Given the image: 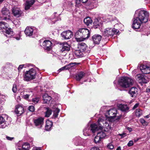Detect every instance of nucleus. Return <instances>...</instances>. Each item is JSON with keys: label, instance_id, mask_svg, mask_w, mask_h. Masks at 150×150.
<instances>
[{"label": "nucleus", "instance_id": "1", "mask_svg": "<svg viewBox=\"0 0 150 150\" xmlns=\"http://www.w3.org/2000/svg\"><path fill=\"white\" fill-rule=\"evenodd\" d=\"M90 35V32L87 28L79 29L75 34L76 39L77 41H81L88 39Z\"/></svg>", "mask_w": 150, "mask_h": 150}, {"label": "nucleus", "instance_id": "2", "mask_svg": "<svg viewBox=\"0 0 150 150\" xmlns=\"http://www.w3.org/2000/svg\"><path fill=\"white\" fill-rule=\"evenodd\" d=\"M77 49V50H75L74 53L75 56L77 57H82L84 56L83 53H88L90 52L87 45L84 42L79 44Z\"/></svg>", "mask_w": 150, "mask_h": 150}, {"label": "nucleus", "instance_id": "3", "mask_svg": "<svg viewBox=\"0 0 150 150\" xmlns=\"http://www.w3.org/2000/svg\"><path fill=\"white\" fill-rule=\"evenodd\" d=\"M118 81L120 86L124 88H126L132 86L134 83L132 79L126 76L121 77L119 79Z\"/></svg>", "mask_w": 150, "mask_h": 150}, {"label": "nucleus", "instance_id": "4", "mask_svg": "<svg viewBox=\"0 0 150 150\" xmlns=\"http://www.w3.org/2000/svg\"><path fill=\"white\" fill-rule=\"evenodd\" d=\"M36 71L35 69L32 68L28 71H26L23 77L24 80L28 81L35 79L36 78Z\"/></svg>", "mask_w": 150, "mask_h": 150}, {"label": "nucleus", "instance_id": "5", "mask_svg": "<svg viewBox=\"0 0 150 150\" xmlns=\"http://www.w3.org/2000/svg\"><path fill=\"white\" fill-rule=\"evenodd\" d=\"M103 121L102 119L99 118L98 119L97 123L91 125V130L93 133H94L99 129L102 130L103 129Z\"/></svg>", "mask_w": 150, "mask_h": 150}, {"label": "nucleus", "instance_id": "6", "mask_svg": "<svg viewBox=\"0 0 150 150\" xmlns=\"http://www.w3.org/2000/svg\"><path fill=\"white\" fill-rule=\"evenodd\" d=\"M136 18L142 23H145L148 19L149 13L146 11L141 10L139 11L138 16Z\"/></svg>", "mask_w": 150, "mask_h": 150}, {"label": "nucleus", "instance_id": "7", "mask_svg": "<svg viewBox=\"0 0 150 150\" xmlns=\"http://www.w3.org/2000/svg\"><path fill=\"white\" fill-rule=\"evenodd\" d=\"M119 32L118 30L115 28H106L103 34L104 36L109 37L110 36H113L114 35H117Z\"/></svg>", "mask_w": 150, "mask_h": 150}, {"label": "nucleus", "instance_id": "8", "mask_svg": "<svg viewBox=\"0 0 150 150\" xmlns=\"http://www.w3.org/2000/svg\"><path fill=\"white\" fill-rule=\"evenodd\" d=\"M61 35L63 39H69L73 36V33L70 30L64 31L61 33Z\"/></svg>", "mask_w": 150, "mask_h": 150}, {"label": "nucleus", "instance_id": "9", "mask_svg": "<svg viewBox=\"0 0 150 150\" xmlns=\"http://www.w3.org/2000/svg\"><path fill=\"white\" fill-rule=\"evenodd\" d=\"M106 114L108 115V117L110 119H114L116 117L117 114V110L116 108H114L109 110Z\"/></svg>", "mask_w": 150, "mask_h": 150}, {"label": "nucleus", "instance_id": "10", "mask_svg": "<svg viewBox=\"0 0 150 150\" xmlns=\"http://www.w3.org/2000/svg\"><path fill=\"white\" fill-rule=\"evenodd\" d=\"M12 13L13 15L17 17L18 18L22 16L23 14V12L19 8L14 7L12 9Z\"/></svg>", "mask_w": 150, "mask_h": 150}, {"label": "nucleus", "instance_id": "11", "mask_svg": "<svg viewBox=\"0 0 150 150\" xmlns=\"http://www.w3.org/2000/svg\"><path fill=\"white\" fill-rule=\"evenodd\" d=\"M103 23L99 18H96L93 23L92 28L95 29H100L102 26Z\"/></svg>", "mask_w": 150, "mask_h": 150}, {"label": "nucleus", "instance_id": "12", "mask_svg": "<svg viewBox=\"0 0 150 150\" xmlns=\"http://www.w3.org/2000/svg\"><path fill=\"white\" fill-rule=\"evenodd\" d=\"M52 42L49 40H45L43 42V47L46 50L49 51L52 49Z\"/></svg>", "mask_w": 150, "mask_h": 150}, {"label": "nucleus", "instance_id": "13", "mask_svg": "<svg viewBox=\"0 0 150 150\" xmlns=\"http://www.w3.org/2000/svg\"><path fill=\"white\" fill-rule=\"evenodd\" d=\"M44 118L42 117H40L34 120V123L36 127L40 126L41 127L44 123Z\"/></svg>", "mask_w": 150, "mask_h": 150}, {"label": "nucleus", "instance_id": "14", "mask_svg": "<svg viewBox=\"0 0 150 150\" xmlns=\"http://www.w3.org/2000/svg\"><path fill=\"white\" fill-rule=\"evenodd\" d=\"M101 39V36L98 34H95L92 37V40L93 42L96 44H99Z\"/></svg>", "mask_w": 150, "mask_h": 150}, {"label": "nucleus", "instance_id": "15", "mask_svg": "<svg viewBox=\"0 0 150 150\" xmlns=\"http://www.w3.org/2000/svg\"><path fill=\"white\" fill-rule=\"evenodd\" d=\"M133 23L132 24V28L134 29H138L140 28L141 24L142 23L138 20L136 18H134Z\"/></svg>", "mask_w": 150, "mask_h": 150}, {"label": "nucleus", "instance_id": "16", "mask_svg": "<svg viewBox=\"0 0 150 150\" xmlns=\"http://www.w3.org/2000/svg\"><path fill=\"white\" fill-rule=\"evenodd\" d=\"M140 69L143 74H147L150 73V67L146 65H141Z\"/></svg>", "mask_w": 150, "mask_h": 150}, {"label": "nucleus", "instance_id": "17", "mask_svg": "<svg viewBox=\"0 0 150 150\" xmlns=\"http://www.w3.org/2000/svg\"><path fill=\"white\" fill-rule=\"evenodd\" d=\"M15 112L18 116L21 115L24 113V110L23 108L19 105H17L16 106Z\"/></svg>", "mask_w": 150, "mask_h": 150}, {"label": "nucleus", "instance_id": "18", "mask_svg": "<svg viewBox=\"0 0 150 150\" xmlns=\"http://www.w3.org/2000/svg\"><path fill=\"white\" fill-rule=\"evenodd\" d=\"M137 88L136 87H132L129 91V93L132 97L135 98L137 96Z\"/></svg>", "mask_w": 150, "mask_h": 150}, {"label": "nucleus", "instance_id": "19", "mask_svg": "<svg viewBox=\"0 0 150 150\" xmlns=\"http://www.w3.org/2000/svg\"><path fill=\"white\" fill-rule=\"evenodd\" d=\"M35 0H31L27 1H26L25 4V9L26 10L29 9L30 7L34 3Z\"/></svg>", "mask_w": 150, "mask_h": 150}, {"label": "nucleus", "instance_id": "20", "mask_svg": "<svg viewBox=\"0 0 150 150\" xmlns=\"http://www.w3.org/2000/svg\"><path fill=\"white\" fill-rule=\"evenodd\" d=\"M43 102L44 103L49 104L52 99L51 97L47 93L45 94L42 96Z\"/></svg>", "mask_w": 150, "mask_h": 150}, {"label": "nucleus", "instance_id": "21", "mask_svg": "<svg viewBox=\"0 0 150 150\" xmlns=\"http://www.w3.org/2000/svg\"><path fill=\"white\" fill-rule=\"evenodd\" d=\"M86 73L83 71H80L76 75L75 78L77 81H80L86 75Z\"/></svg>", "mask_w": 150, "mask_h": 150}, {"label": "nucleus", "instance_id": "22", "mask_svg": "<svg viewBox=\"0 0 150 150\" xmlns=\"http://www.w3.org/2000/svg\"><path fill=\"white\" fill-rule=\"evenodd\" d=\"M33 32V29L30 27H27L25 30V35L28 36L32 35Z\"/></svg>", "mask_w": 150, "mask_h": 150}, {"label": "nucleus", "instance_id": "23", "mask_svg": "<svg viewBox=\"0 0 150 150\" xmlns=\"http://www.w3.org/2000/svg\"><path fill=\"white\" fill-rule=\"evenodd\" d=\"M118 107L121 111L125 112H127L129 111V107L127 105L122 104H121L119 105Z\"/></svg>", "mask_w": 150, "mask_h": 150}, {"label": "nucleus", "instance_id": "24", "mask_svg": "<svg viewBox=\"0 0 150 150\" xmlns=\"http://www.w3.org/2000/svg\"><path fill=\"white\" fill-rule=\"evenodd\" d=\"M70 50V46L68 45L67 43H64V44L62 46V48L61 49V51L62 52L65 51H69Z\"/></svg>", "mask_w": 150, "mask_h": 150}, {"label": "nucleus", "instance_id": "25", "mask_svg": "<svg viewBox=\"0 0 150 150\" xmlns=\"http://www.w3.org/2000/svg\"><path fill=\"white\" fill-rule=\"evenodd\" d=\"M53 125V122L47 120L46 121V125L45 127V130L46 131L49 130Z\"/></svg>", "mask_w": 150, "mask_h": 150}, {"label": "nucleus", "instance_id": "26", "mask_svg": "<svg viewBox=\"0 0 150 150\" xmlns=\"http://www.w3.org/2000/svg\"><path fill=\"white\" fill-rule=\"evenodd\" d=\"M83 22L86 25L88 26L92 24L93 21L90 17H87L84 19Z\"/></svg>", "mask_w": 150, "mask_h": 150}, {"label": "nucleus", "instance_id": "27", "mask_svg": "<svg viewBox=\"0 0 150 150\" xmlns=\"http://www.w3.org/2000/svg\"><path fill=\"white\" fill-rule=\"evenodd\" d=\"M45 108L46 111L45 112V117H49L51 115L52 111L49 107H46Z\"/></svg>", "mask_w": 150, "mask_h": 150}, {"label": "nucleus", "instance_id": "28", "mask_svg": "<svg viewBox=\"0 0 150 150\" xmlns=\"http://www.w3.org/2000/svg\"><path fill=\"white\" fill-rule=\"evenodd\" d=\"M2 32H4L5 33L8 35H12L13 34V31L11 28H6L3 31H2Z\"/></svg>", "mask_w": 150, "mask_h": 150}, {"label": "nucleus", "instance_id": "29", "mask_svg": "<svg viewBox=\"0 0 150 150\" xmlns=\"http://www.w3.org/2000/svg\"><path fill=\"white\" fill-rule=\"evenodd\" d=\"M1 12L2 14L4 15L9 16L10 15L9 10L6 8H3L2 9Z\"/></svg>", "mask_w": 150, "mask_h": 150}, {"label": "nucleus", "instance_id": "30", "mask_svg": "<svg viewBox=\"0 0 150 150\" xmlns=\"http://www.w3.org/2000/svg\"><path fill=\"white\" fill-rule=\"evenodd\" d=\"M30 144L29 143H25L22 146V149L24 150H29L30 148Z\"/></svg>", "mask_w": 150, "mask_h": 150}, {"label": "nucleus", "instance_id": "31", "mask_svg": "<svg viewBox=\"0 0 150 150\" xmlns=\"http://www.w3.org/2000/svg\"><path fill=\"white\" fill-rule=\"evenodd\" d=\"M59 111V109L58 108H55L54 109V110L53 111L54 113L53 116L54 118H55L57 117Z\"/></svg>", "mask_w": 150, "mask_h": 150}, {"label": "nucleus", "instance_id": "32", "mask_svg": "<svg viewBox=\"0 0 150 150\" xmlns=\"http://www.w3.org/2000/svg\"><path fill=\"white\" fill-rule=\"evenodd\" d=\"M101 139L97 135L94 138V142L96 144H98L100 143Z\"/></svg>", "mask_w": 150, "mask_h": 150}, {"label": "nucleus", "instance_id": "33", "mask_svg": "<svg viewBox=\"0 0 150 150\" xmlns=\"http://www.w3.org/2000/svg\"><path fill=\"white\" fill-rule=\"evenodd\" d=\"M101 139L104 138L106 136L105 133L103 131H100L97 133V135Z\"/></svg>", "mask_w": 150, "mask_h": 150}, {"label": "nucleus", "instance_id": "34", "mask_svg": "<svg viewBox=\"0 0 150 150\" xmlns=\"http://www.w3.org/2000/svg\"><path fill=\"white\" fill-rule=\"evenodd\" d=\"M142 114V110L140 109H137L136 110V115L137 117H139Z\"/></svg>", "mask_w": 150, "mask_h": 150}, {"label": "nucleus", "instance_id": "35", "mask_svg": "<svg viewBox=\"0 0 150 150\" xmlns=\"http://www.w3.org/2000/svg\"><path fill=\"white\" fill-rule=\"evenodd\" d=\"M139 121L143 126H147L148 124V122L143 118L140 119Z\"/></svg>", "mask_w": 150, "mask_h": 150}, {"label": "nucleus", "instance_id": "36", "mask_svg": "<svg viewBox=\"0 0 150 150\" xmlns=\"http://www.w3.org/2000/svg\"><path fill=\"white\" fill-rule=\"evenodd\" d=\"M8 24L6 22L4 21H1L0 22V28L1 29H2V28H4V26H5V27L7 28L6 26Z\"/></svg>", "mask_w": 150, "mask_h": 150}, {"label": "nucleus", "instance_id": "37", "mask_svg": "<svg viewBox=\"0 0 150 150\" xmlns=\"http://www.w3.org/2000/svg\"><path fill=\"white\" fill-rule=\"evenodd\" d=\"M119 3V1L118 0H113L111 3L112 5H113L114 6H118Z\"/></svg>", "mask_w": 150, "mask_h": 150}, {"label": "nucleus", "instance_id": "38", "mask_svg": "<svg viewBox=\"0 0 150 150\" xmlns=\"http://www.w3.org/2000/svg\"><path fill=\"white\" fill-rule=\"evenodd\" d=\"M114 147V146L111 142L108 143L107 145V148L110 150L112 149Z\"/></svg>", "mask_w": 150, "mask_h": 150}, {"label": "nucleus", "instance_id": "39", "mask_svg": "<svg viewBox=\"0 0 150 150\" xmlns=\"http://www.w3.org/2000/svg\"><path fill=\"white\" fill-rule=\"evenodd\" d=\"M88 0H75L76 3L77 4H80L81 1H82L83 3H86Z\"/></svg>", "mask_w": 150, "mask_h": 150}, {"label": "nucleus", "instance_id": "40", "mask_svg": "<svg viewBox=\"0 0 150 150\" xmlns=\"http://www.w3.org/2000/svg\"><path fill=\"white\" fill-rule=\"evenodd\" d=\"M6 122L5 119L3 117L0 116V125L3 124H5Z\"/></svg>", "mask_w": 150, "mask_h": 150}, {"label": "nucleus", "instance_id": "41", "mask_svg": "<svg viewBox=\"0 0 150 150\" xmlns=\"http://www.w3.org/2000/svg\"><path fill=\"white\" fill-rule=\"evenodd\" d=\"M14 93H16L17 91V86L16 84H14L12 89Z\"/></svg>", "mask_w": 150, "mask_h": 150}, {"label": "nucleus", "instance_id": "42", "mask_svg": "<svg viewBox=\"0 0 150 150\" xmlns=\"http://www.w3.org/2000/svg\"><path fill=\"white\" fill-rule=\"evenodd\" d=\"M39 100V98L38 97L33 98L32 99V102L35 104L38 103Z\"/></svg>", "mask_w": 150, "mask_h": 150}, {"label": "nucleus", "instance_id": "43", "mask_svg": "<svg viewBox=\"0 0 150 150\" xmlns=\"http://www.w3.org/2000/svg\"><path fill=\"white\" fill-rule=\"evenodd\" d=\"M28 110L30 111L31 112H33L35 111V107L33 106H30L28 108Z\"/></svg>", "mask_w": 150, "mask_h": 150}, {"label": "nucleus", "instance_id": "44", "mask_svg": "<svg viewBox=\"0 0 150 150\" xmlns=\"http://www.w3.org/2000/svg\"><path fill=\"white\" fill-rule=\"evenodd\" d=\"M141 81H142L143 83H147V80L146 79V77L144 75V76Z\"/></svg>", "mask_w": 150, "mask_h": 150}, {"label": "nucleus", "instance_id": "45", "mask_svg": "<svg viewBox=\"0 0 150 150\" xmlns=\"http://www.w3.org/2000/svg\"><path fill=\"white\" fill-rule=\"evenodd\" d=\"M144 75L141 74H138L137 75V76L139 80H140L142 79V78L144 76Z\"/></svg>", "mask_w": 150, "mask_h": 150}, {"label": "nucleus", "instance_id": "46", "mask_svg": "<svg viewBox=\"0 0 150 150\" xmlns=\"http://www.w3.org/2000/svg\"><path fill=\"white\" fill-rule=\"evenodd\" d=\"M133 145V143L132 141L131 140L129 141V142L127 144L128 146L130 147L132 146Z\"/></svg>", "mask_w": 150, "mask_h": 150}, {"label": "nucleus", "instance_id": "47", "mask_svg": "<svg viewBox=\"0 0 150 150\" xmlns=\"http://www.w3.org/2000/svg\"><path fill=\"white\" fill-rule=\"evenodd\" d=\"M30 95V94H26L23 96V98L25 99H27L29 98V96Z\"/></svg>", "mask_w": 150, "mask_h": 150}, {"label": "nucleus", "instance_id": "48", "mask_svg": "<svg viewBox=\"0 0 150 150\" xmlns=\"http://www.w3.org/2000/svg\"><path fill=\"white\" fill-rule=\"evenodd\" d=\"M67 69H68V67H67V66H65L61 68L60 69H59V70H60V71H62L64 70Z\"/></svg>", "mask_w": 150, "mask_h": 150}, {"label": "nucleus", "instance_id": "49", "mask_svg": "<svg viewBox=\"0 0 150 150\" xmlns=\"http://www.w3.org/2000/svg\"><path fill=\"white\" fill-rule=\"evenodd\" d=\"M24 65H20L19 66L18 69V71H19L21 70V69L23 68V67Z\"/></svg>", "mask_w": 150, "mask_h": 150}, {"label": "nucleus", "instance_id": "50", "mask_svg": "<svg viewBox=\"0 0 150 150\" xmlns=\"http://www.w3.org/2000/svg\"><path fill=\"white\" fill-rule=\"evenodd\" d=\"M139 103H136L133 106V107L132 108L133 110H134L136 108H137L139 106Z\"/></svg>", "mask_w": 150, "mask_h": 150}, {"label": "nucleus", "instance_id": "51", "mask_svg": "<svg viewBox=\"0 0 150 150\" xmlns=\"http://www.w3.org/2000/svg\"><path fill=\"white\" fill-rule=\"evenodd\" d=\"M126 133H123L122 134H118V135L121 136V138H124L126 135Z\"/></svg>", "mask_w": 150, "mask_h": 150}, {"label": "nucleus", "instance_id": "52", "mask_svg": "<svg viewBox=\"0 0 150 150\" xmlns=\"http://www.w3.org/2000/svg\"><path fill=\"white\" fill-rule=\"evenodd\" d=\"M71 64H69L66 65L67 67H68V69H69L71 67H72V66L71 65Z\"/></svg>", "mask_w": 150, "mask_h": 150}, {"label": "nucleus", "instance_id": "53", "mask_svg": "<svg viewBox=\"0 0 150 150\" xmlns=\"http://www.w3.org/2000/svg\"><path fill=\"white\" fill-rule=\"evenodd\" d=\"M6 138L8 140L11 141L14 139V138L8 136H6Z\"/></svg>", "mask_w": 150, "mask_h": 150}, {"label": "nucleus", "instance_id": "54", "mask_svg": "<svg viewBox=\"0 0 150 150\" xmlns=\"http://www.w3.org/2000/svg\"><path fill=\"white\" fill-rule=\"evenodd\" d=\"M91 150H100L99 148L96 147H93L91 148Z\"/></svg>", "mask_w": 150, "mask_h": 150}, {"label": "nucleus", "instance_id": "55", "mask_svg": "<svg viewBox=\"0 0 150 150\" xmlns=\"http://www.w3.org/2000/svg\"><path fill=\"white\" fill-rule=\"evenodd\" d=\"M121 117H122V115H119V116H117V118L116 119V120H119L121 118Z\"/></svg>", "mask_w": 150, "mask_h": 150}, {"label": "nucleus", "instance_id": "56", "mask_svg": "<svg viewBox=\"0 0 150 150\" xmlns=\"http://www.w3.org/2000/svg\"><path fill=\"white\" fill-rule=\"evenodd\" d=\"M127 129L128 130L129 132H131L132 130V128L131 127H128L127 128Z\"/></svg>", "mask_w": 150, "mask_h": 150}, {"label": "nucleus", "instance_id": "57", "mask_svg": "<svg viewBox=\"0 0 150 150\" xmlns=\"http://www.w3.org/2000/svg\"><path fill=\"white\" fill-rule=\"evenodd\" d=\"M116 150H121V147L120 146L118 147L117 149Z\"/></svg>", "mask_w": 150, "mask_h": 150}, {"label": "nucleus", "instance_id": "58", "mask_svg": "<svg viewBox=\"0 0 150 150\" xmlns=\"http://www.w3.org/2000/svg\"><path fill=\"white\" fill-rule=\"evenodd\" d=\"M147 92H150V88H147L146 90Z\"/></svg>", "mask_w": 150, "mask_h": 150}, {"label": "nucleus", "instance_id": "59", "mask_svg": "<svg viewBox=\"0 0 150 150\" xmlns=\"http://www.w3.org/2000/svg\"><path fill=\"white\" fill-rule=\"evenodd\" d=\"M149 117H150L149 115H147L145 116L144 117L147 118H149Z\"/></svg>", "mask_w": 150, "mask_h": 150}, {"label": "nucleus", "instance_id": "60", "mask_svg": "<svg viewBox=\"0 0 150 150\" xmlns=\"http://www.w3.org/2000/svg\"><path fill=\"white\" fill-rule=\"evenodd\" d=\"M75 63H69V64H71V65H72V67L73 66H74V64H75Z\"/></svg>", "mask_w": 150, "mask_h": 150}, {"label": "nucleus", "instance_id": "61", "mask_svg": "<svg viewBox=\"0 0 150 150\" xmlns=\"http://www.w3.org/2000/svg\"><path fill=\"white\" fill-rule=\"evenodd\" d=\"M15 38H16V40H20V38H19V37H16Z\"/></svg>", "mask_w": 150, "mask_h": 150}, {"label": "nucleus", "instance_id": "62", "mask_svg": "<svg viewBox=\"0 0 150 150\" xmlns=\"http://www.w3.org/2000/svg\"><path fill=\"white\" fill-rule=\"evenodd\" d=\"M35 150H41V149L40 148H37Z\"/></svg>", "mask_w": 150, "mask_h": 150}, {"label": "nucleus", "instance_id": "63", "mask_svg": "<svg viewBox=\"0 0 150 150\" xmlns=\"http://www.w3.org/2000/svg\"><path fill=\"white\" fill-rule=\"evenodd\" d=\"M6 126V125L4 126L3 125H1V127L2 128H5Z\"/></svg>", "mask_w": 150, "mask_h": 150}, {"label": "nucleus", "instance_id": "64", "mask_svg": "<svg viewBox=\"0 0 150 150\" xmlns=\"http://www.w3.org/2000/svg\"><path fill=\"white\" fill-rule=\"evenodd\" d=\"M4 0H0V3H2Z\"/></svg>", "mask_w": 150, "mask_h": 150}]
</instances>
